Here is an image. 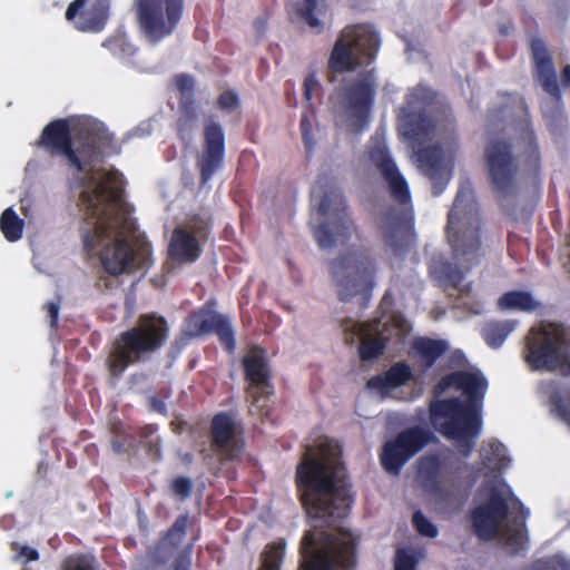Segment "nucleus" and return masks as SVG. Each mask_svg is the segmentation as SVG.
<instances>
[{
    "label": "nucleus",
    "instance_id": "f03ea898",
    "mask_svg": "<svg viewBox=\"0 0 570 570\" xmlns=\"http://www.w3.org/2000/svg\"><path fill=\"white\" fill-rule=\"evenodd\" d=\"M295 485L306 514L327 525L346 518L353 504L351 483L342 461V449L327 438L308 448L296 466Z\"/></svg>",
    "mask_w": 570,
    "mask_h": 570
},
{
    "label": "nucleus",
    "instance_id": "69168bd1",
    "mask_svg": "<svg viewBox=\"0 0 570 570\" xmlns=\"http://www.w3.org/2000/svg\"><path fill=\"white\" fill-rule=\"evenodd\" d=\"M560 570H570V563L566 561L558 562Z\"/></svg>",
    "mask_w": 570,
    "mask_h": 570
},
{
    "label": "nucleus",
    "instance_id": "58836bf2",
    "mask_svg": "<svg viewBox=\"0 0 570 570\" xmlns=\"http://www.w3.org/2000/svg\"><path fill=\"white\" fill-rule=\"evenodd\" d=\"M407 331L409 328L403 320L393 317L377 331V336L385 343V347L389 344L399 345L403 343Z\"/></svg>",
    "mask_w": 570,
    "mask_h": 570
},
{
    "label": "nucleus",
    "instance_id": "2eb2a0df",
    "mask_svg": "<svg viewBox=\"0 0 570 570\" xmlns=\"http://www.w3.org/2000/svg\"><path fill=\"white\" fill-rule=\"evenodd\" d=\"M484 163L488 180L497 196L507 198L514 195L519 164L512 144L505 139L491 140L484 149Z\"/></svg>",
    "mask_w": 570,
    "mask_h": 570
},
{
    "label": "nucleus",
    "instance_id": "a19ab883",
    "mask_svg": "<svg viewBox=\"0 0 570 570\" xmlns=\"http://www.w3.org/2000/svg\"><path fill=\"white\" fill-rule=\"evenodd\" d=\"M385 343L377 334L374 337L363 338L358 346V355L363 362L377 358L384 353Z\"/></svg>",
    "mask_w": 570,
    "mask_h": 570
},
{
    "label": "nucleus",
    "instance_id": "6e6552de",
    "mask_svg": "<svg viewBox=\"0 0 570 570\" xmlns=\"http://www.w3.org/2000/svg\"><path fill=\"white\" fill-rule=\"evenodd\" d=\"M446 234L455 258L478 261L481 249V220L474 191L469 181L462 184L448 214Z\"/></svg>",
    "mask_w": 570,
    "mask_h": 570
},
{
    "label": "nucleus",
    "instance_id": "680f3d73",
    "mask_svg": "<svg viewBox=\"0 0 570 570\" xmlns=\"http://www.w3.org/2000/svg\"><path fill=\"white\" fill-rule=\"evenodd\" d=\"M156 430H157L156 425H153V424L146 425L140 430V436L148 438V436L153 435L156 432Z\"/></svg>",
    "mask_w": 570,
    "mask_h": 570
},
{
    "label": "nucleus",
    "instance_id": "39448f33",
    "mask_svg": "<svg viewBox=\"0 0 570 570\" xmlns=\"http://www.w3.org/2000/svg\"><path fill=\"white\" fill-rule=\"evenodd\" d=\"M357 538L346 528L331 533L323 528L305 531L297 570H356Z\"/></svg>",
    "mask_w": 570,
    "mask_h": 570
},
{
    "label": "nucleus",
    "instance_id": "c85d7f7f",
    "mask_svg": "<svg viewBox=\"0 0 570 570\" xmlns=\"http://www.w3.org/2000/svg\"><path fill=\"white\" fill-rule=\"evenodd\" d=\"M412 379L410 365L405 362H396L384 373L370 377L366 386L384 393L406 384Z\"/></svg>",
    "mask_w": 570,
    "mask_h": 570
},
{
    "label": "nucleus",
    "instance_id": "bb28decb",
    "mask_svg": "<svg viewBox=\"0 0 570 570\" xmlns=\"http://www.w3.org/2000/svg\"><path fill=\"white\" fill-rule=\"evenodd\" d=\"M448 348L449 344L444 340L420 336L412 342L411 355L417 360L420 371L426 373Z\"/></svg>",
    "mask_w": 570,
    "mask_h": 570
},
{
    "label": "nucleus",
    "instance_id": "473e14b6",
    "mask_svg": "<svg viewBox=\"0 0 570 570\" xmlns=\"http://www.w3.org/2000/svg\"><path fill=\"white\" fill-rule=\"evenodd\" d=\"M481 459L483 465L494 472L507 469L511 462L505 445L495 439L484 443Z\"/></svg>",
    "mask_w": 570,
    "mask_h": 570
},
{
    "label": "nucleus",
    "instance_id": "c03bdc74",
    "mask_svg": "<svg viewBox=\"0 0 570 570\" xmlns=\"http://www.w3.org/2000/svg\"><path fill=\"white\" fill-rule=\"evenodd\" d=\"M62 570H98L92 556L77 554L68 557L61 566Z\"/></svg>",
    "mask_w": 570,
    "mask_h": 570
},
{
    "label": "nucleus",
    "instance_id": "7c9ffc66",
    "mask_svg": "<svg viewBox=\"0 0 570 570\" xmlns=\"http://www.w3.org/2000/svg\"><path fill=\"white\" fill-rule=\"evenodd\" d=\"M458 390L466 395L465 403L480 404L487 387L488 382L480 373H472L469 371H456Z\"/></svg>",
    "mask_w": 570,
    "mask_h": 570
},
{
    "label": "nucleus",
    "instance_id": "72a5a7b5",
    "mask_svg": "<svg viewBox=\"0 0 570 570\" xmlns=\"http://www.w3.org/2000/svg\"><path fill=\"white\" fill-rule=\"evenodd\" d=\"M540 306L541 304L534 299L532 294L525 291H510L498 299V307L500 309L531 313Z\"/></svg>",
    "mask_w": 570,
    "mask_h": 570
},
{
    "label": "nucleus",
    "instance_id": "a211bd4d",
    "mask_svg": "<svg viewBox=\"0 0 570 570\" xmlns=\"http://www.w3.org/2000/svg\"><path fill=\"white\" fill-rule=\"evenodd\" d=\"M509 515V503L504 494L492 488L485 502L471 511V522L475 535L482 541L495 539Z\"/></svg>",
    "mask_w": 570,
    "mask_h": 570
},
{
    "label": "nucleus",
    "instance_id": "f704fd0d",
    "mask_svg": "<svg viewBox=\"0 0 570 570\" xmlns=\"http://www.w3.org/2000/svg\"><path fill=\"white\" fill-rule=\"evenodd\" d=\"M517 325L518 321L515 320L490 321L483 325L481 335L490 347L498 348L514 331Z\"/></svg>",
    "mask_w": 570,
    "mask_h": 570
},
{
    "label": "nucleus",
    "instance_id": "5701e85b",
    "mask_svg": "<svg viewBox=\"0 0 570 570\" xmlns=\"http://www.w3.org/2000/svg\"><path fill=\"white\" fill-rule=\"evenodd\" d=\"M469 265L464 269H461L458 264L448 261L442 256H434L429 265V273L432 279L441 287L444 292L450 295L451 291L456 292L459 295H468L471 292V284L462 285L465 273L471 269V264L474 261H470Z\"/></svg>",
    "mask_w": 570,
    "mask_h": 570
},
{
    "label": "nucleus",
    "instance_id": "338daca9",
    "mask_svg": "<svg viewBox=\"0 0 570 570\" xmlns=\"http://www.w3.org/2000/svg\"><path fill=\"white\" fill-rule=\"evenodd\" d=\"M87 183L88 181H87L86 178H83V177H79L78 178V184H79L80 187H85L87 185Z\"/></svg>",
    "mask_w": 570,
    "mask_h": 570
},
{
    "label": "nucleus",
    "instance_id": "de8ad7c7",
    "mask_svg": "<svg viewBox=\"0 0 570 570\" xmlns=\"http://www.w3.org/2000/svg\"><path fill=\"white\" fill-rule=\"evenodd\" d=\"M170 490L175 497L186 500L191 494L193 482L187 476H177L171 480Z\"/></svg>",
    "mask_w": 570,
    "mask_h": 570
},
{
    "label": "nucleus",
    "instance_id": "e433bc0d",
    "mask_svg": "<svg viewBox=\"0 0 570 570\" xmlns=\"http://www.w3.org/2000/svg\"><path fill=\"white\" fill-rule=\"evenodd\" d=\"M286 550V541L279 538L264 548L261 554V566L258 570H281Z\"/></svg>",
    "mask_w": 570,
    "mask_h": 570
},
{
    "label": "nucleus",
    "instance_id": "7ed1b4c3",
    "mask_svg": "<svg viewBox=\"0 0 570 570\" xmlns=\"http://www.w3.org/2000/svg\"><path fill=\"white\" fill-rule=\"evenodd\" d=\"M37 146L50 156H62L78 174L90 173L106 153L118 151L114 135L105 127L83 128L73 141L67 119L50 121L41 131Z\"/></svg>",
    "mask_w": 570,
    "mask_h": 570
},
{
    "label": "nucleus",
    "instance_id": "6e6d98bb",
    "mask_svg": "<svg viewBox=\"0 0 570 570\" xmlns=\"http://www.w3.org/2000/svg\"><path fill=\"white\" fill-rule=\"evenodd\" d=\"M45 308L50 317L51 327H57L59 318V302H49L45 305Z\"/></svg>",
    "mask_w": 570,
    "mask_h": 570
},
{
    "label": "nucleus",
    "instance_id": "20e7f679",
    "mask_svg": "<svg viewBox=\"0 0 570 570\" xmlns=\"http://www.w3.org/2000/svg\"><path fill=\"white\" fill-rule=\"evenodd\" d=\"M168 337L169 324L164 316L155 312L139 315L134 326L112 341L106 358L109 375L118 380L129 366L149 361Z\"/></svg>",
    "mask_w": 570,
    "mask_h": 570
},
{
    "label": "nucleus",
    "instance_id": "c9c22d12",
    "mask_svg": "<svg viewBox=\"0 0 570 570\" xmlns=\"http://www.w3.org/2000/svg\"><path fill=\"white\" fill-rule=\"evenodd\" d=\"M180 107L181 115L177 120V135L179 139L188 144L193 139L196 121H197V112L194 107V101H183Z\"/></svg>",
    "mask_w": 570,
    "mask_h": 570
},
{
    "label": "nucleus",
    "instance_id": "864d4df0",
    "mask_svg": "<svg viewBox=\"0 0 570 570\" xmlns=\"http://www.w3.org/2000/svg\"><path fill=\"white\" fill-rule=\"evenodd\" d=\"M217 104L223 110H234L238 106V97L233 91H224L219 95Z\"/></svg>",
    "mask_w": 570,
    "mask_h": 570
},
{
    "label": "nucleus",
    "instance_id": "e2e57ef3",
    "mask_svg": "<svg viewBox=\"0 0 570 570\" xmlns=\"http://www.w3.org/2000/svg\"><path fill=\"white\" fill-rule=\"evenodd\" d=\"M148 445H149V451L155 452L157 458H159L160 456L159 440L158 439L156 441L151 440L150 442H148Z\"/></svg>",
    "mask_w": 570,
    "mask_h": 570
},
{
    "label": "nucleus",
    "instance_id": "ea45409f",
    "mask_svg": "<svg viewBox=\"0 0 570 570\" xmlns=\"http://www.w3.org/2000/svg\"><path fill=\"white\" fill-rule=\"evenodd\" d=\"M189 517L187 513L179 514L173 525L167 530L166 534L163 537V541L165 546L177 549L185 534L188 527Z\"/></svg>",
    "mask_w": 570,
    "mask_h": 570
},
{
    "label": "nucleus",
    "instance_id": "bf43d9fd",
    "mask_svg": "<svg viewBox=\"0 0 570 570\" xmlns=\"http://www.w3.org/2000/svg\"><path fill=\"white\" fill-rule=\"evenodd\" d=\"M149 409L154 412L165 415L167 413L166 403L158 396H151L148 400Z\"/></svg>",
    "mask_w": 570,
    "mask_h": 570
},
{
    "label": "nucleus",
    "instance_id": "052dcab7",
    "mask_svg": "<svg viewBox=\"0 0 570 570\" xmlns=\"http://www.w3.org/2000/svg\"><path fill=\"white\" fill-rule=\"evenodd\" d=\"M561 81L564 87H570V65H567L562 69Z\"/></svg>",
    "mask_w": 570,
    "mask_h": 570
},
{
    "label": "nucleus",
    "instance_id": "6ab92c4d",
    "mask_svg": "<svg viewBox=\"0 0 570 570\" xmlns=\"http://www.w3.org/2000/svg\"><path fill=\"white\" fill-rule=\"evenodd\" d=\"M203 150L197 157L199 181L205 186L223 166L225 158V132L222 125L208 119L203 129Z\"/></svg>",
    "mask_w": 570,
    "mask_h": 570
},
{
    "label": "nucleus",
    "instance_id": "4c0bfd02",
    "mask_svg": "<svg viewBox=\"0 0 570 570\" xmlns=\"http://www.w3.org/2000/svg\"><path fill=\"white\" fill-rule=\"evenodd\" d=\"M24 223L11 208L2 212L0 217V228L8 242H17L22 237Z\"/></svg>",
    "mask_w": 570,
    "mask_h": 570
},
{
    "label": "nucleus",
    "instance_id": "393cba45",
    "mask_svg": "<svg viewBox=\"0 0 570 570\" xmlns=\"http://www.w3.org/2000/svg\"><path fill=\"white\" fill-rule=\"evenodd\" d=\"M528 515L529 510L525 509L519 499L514 498L512 501L511 518L508 520L502 531V539L511 554H519L527 549L528 530L525 520Z\"/></svg>",
    "mask_w": 570,
    "mask_h": 570
},
{
    "label": "nucleus",
    "instance_id": "5fc2aeb1",
    "mask_svg": "<svg viewBox=\"0 0 570 570\" xmlns=\"http://www.w3.org/2000/svg\"><path fill=\"white\" fill-rule=\"evenodd\" d=\"M320 88L318 80L315 73H309L305 77L303 83V96L307 101L313 98V92Z\"/></svg>",
    "mask_w": 570,
    "mask_h": 570
},
{
    "label": "nucleus",
    "instance_id": "0e129e2a",
    "mask_svg": "<svg viewBox=\"0 0 570 570\" xmlns=\"http://www.w3.org/2000/svg\"><path fill=\"white\" fill-rule=\"evenodd\" d=\"M102 285H104L106 288H108V287H109V285H108V278H107V277H100V278L98 279V282H97V286H98V287H101Z\"/></svg>",
    "mask_w": 570,
    "mask_h": 570
},
{
    "label": "nucleus",
    "instance_id": "9b49d317",
    "mask_svg": "<svg viewBox=\"0 0 570 570\" xmlns=\"http://www.w3.org/2000/svg\"><path fill=\"white\" fill-rule=\"evenodd\" d=\"M186 0H132L131 9L139 32L157 45L171 36L185 13Z\"/></svg>",
    "mask_w": 570,
    "mask_h": 570
},
{
    "label": "nucleus",
    "instance_id": "aec40b11",
    "mask_svg": "<svg viewBox=\"0 0 570 570\" xmlns=\"http://www.w3.org/2000/svg\"><path fill=\"white\" fill-rule=\"evenodd\" d=\"M374 71L368 70L358 78L345 83L342 88V99L351 116L365 125L368 121L371 109L375 100Z\"/></svg>",
    "mask_w": 570,
    "mask_h": 570
},
{
    "label": "nucleus",
    "instance_id": "4d7b16f0",
    "mask_svg": "<svg viewBox=\"0 0 570 570\" xmlns=\"http://www.w3.org/2000/svg\"><path fill=\"white\" fill-rule=\"evenodd\" d=\"M379 228L383 232V240H384L385 245L392 249H395L396 248V243H395L396 228L395 227L385 228L383 226H380Z\"/></svg>",
    "mask_w": 570,
    "mask_h": 570
},
{
    "label": "nucleus",
    "instance_id": "423d86ee",
    "mask_svg": "<svg viewBox=\"0 0 570 570\" xmlns=\"http://www.w3.org/2000/svg\"><path fill=\"white\" fill-rule=\"evenodd\" d=\"M332 283L341 302L355 301L366 308L375 286L376 264L366 252H348L328 264Z\"/></svg>",
    "mask_w": 570,
    "mask_h": 570
},
{
    "label": "nucleus",
    "instance_id": "c756f323",
    "mask_svg": "<svg viewBox=\"0 0 570 570\" xmlns=\"http://www.w3.org/2000/svg\"><path fill=\"white\" fill-rule=\"evenodd\" d=\"M88 0H73L66 10V19L73 20L80 9L83 8ZM110 0H94L91 4L90 18L86 26L80 27V30L101 31L109 17Z\"/></svg>",
    "mask_w": 570,
    "mask_h": 570
},
{
    "label": "nucleus",
    "instance_id": "a878e982",
    "mask_svg": "<svg viewBox=\"0 0 570 570\" xmlns=\"http://www.w3.org/2000/svg\"><path fill=\"white\" fill-rule=\"evenodd\" d=\"M417 161L432 183L433 195H441L450 179L443 165L442 147L433 145L419 149Z\"/></svg>",
    "mask_w": 570,
    "mask_h": 570
},
{
    "label": "nucleus",
    "instance_id": "79ce46f5",
    "mask_svg": "<svg viewBox=\"0 0 570 570\" xmlns=\"http://www.w3.org/2000/svg\"><path fill=\"white\" fill-rule=\"evenodd\" d=\"M316 8L317 0H302L297 4V13L312 29L320 33L323 30V23L315 14Z\"/></svg>",
    "mask_w": 570,
    "mask_h": 570
},
{
    "label": "nucleus",
    "instance_id": "2f4dec72",
    "mask_svg": "<svg viewBox=\"0 0 570 570\" xmlns=\"http://www.w3.org/2000/svg\"><path fill=\"white\" fill-rule=\"evenodd\" d=\"M441 461L436 455L425 456L420 461L419 478L425 491L432 494L441 493Z\"/></svg>",
    "mask_w": 570,
    "mask_h": 570
},
{
    "label": "nucleus",
    "instance_id": "37998d69",
    "mask_svg": "<svg viewBox=\"0 0 570 570\" xmlns=\"http://www.w3.org/2000/svg\"><path fill=\"white\" fill-rule=\"evenodd\" d=\"M102 46L115 56H132L136 51L125 36H114L106 39Z\"/></svg>",
    "mask_w": 570,
    "mask_h": 570
},
{
    "label": "nucleus",
    "instance_id": "13d9d810",
    "mask_svg": "<svg viewBox=\"0 0 570 570\" xmlns=\"http://www.w3.org/2000/svg\"><path fill=\"white\" fill-rule=\"evenodd\" d=\"M191 561L189 553H180L174 561V570H190Z\"/></svg>",
    "mask_w": 570,
    "mask_h": 570
},
{
    "label": "nucleus",
    "instance_id": "f3484780",
    "mask_svg": "<svg viewBox=\"0 0 570 570\" xmlns=\"http://www.w3.org/2000/svg\"><path fill=\"white\" fill-rule=\"evenodd\" d=\"M210 334L217 335L228 353L235 351V333L229 318L207 307L195 309L188 314L176 344L186 345L190 340Z\"/></svg>",
    "mask_w": 570,
    "mask_h": 570
},
{
    "label": "nucleus",
    "instance_id": "dca6fc26",
    "mask_svg": "<svg viewBox=\"0 0 570 570\" xmlns=\"http://www.w3.org/2000/svg\"><path fill=\"white\" fill-rule=\"evenodd\" d=\"M433 440L434 435L428 428H406L383 444L380 453L381 465L386 472L399 474L405 463Z\"/></svg>",
    "mask_w": 570,
    "mask_h": 570
},
{
    "label": "nucleus",
    "instance_id": "9d476101",
    "mask_svg": "<svg viewBox=\"0 0 570 570\" xmlns=\"http://www.w3.org/2000/svg\"><path fill=\"white\" fill-rule=\"evenodd\" d=\"M525 350V361L532 370L570 375V333L562 325L549 323L531 328Z\"/></svg>",
    "mask_w": 570,
    "mask_h": 570
},
{
    "label": "nucleus",
    "instance_id": "b1692460",
    "mask_svg": "<svg viewBox=\"0 0 570 570\" xmlns=\"http://www.w3.org/2000/svg\"><path fill=\"white\" fill-rule=\"evenodd\" d=\"M530 48L539 82L547 94L559 100L561 98V91L558 85L553 61L544 41L540 38H533Z\"/></svg>",
    "mask_w": 570,
    "mask_h": 570
},
{
    "label": "nucleus",
    "instance_id": "774afa93",
    "mask_svg": "<svg viewBox=\"0 0 570 570\" xmlns=\"http://www.w3.org/2000/svg\"><path fill=\"white\" fill-rule=\"evenodd\" d=\"M112 445L117 451H120L121 445L118 442H112Z\"/></svg>",
    "mask_w": 570,
    "mask_h": 570
},
{
    "label": "nucleus",
    "instance_id": "1a4fd4ad",
    "mask_svg": "<svg viewBox=\"0 0 570 570\" xmlns=\"http://www.w3.org/2000/svg\"><path fill=\"white\" fill-rule=\"evenodd\" d=\"M379 47V35L370 26H346L338 33L327 60V69L332 73L328 80L334 82L335 75L353 72L364 62L373 61Z\"/></svg>",
    "mask_w": 570,
    "mask_h": 570
},
{
    "label": "nucleus",
    "instance_id": "ddd939ff",
    "mask_svg": "<svg viewBox=\"0 0 570 570\" xmlns=\"http://www.w3.org/2000/svg\"><path fill=\"white\" fill-rule=\"evenodd\" d=\"M209 440L213 454L202 452L204 462L208 466L213 461L220 469L228 463L242 460L245 442L242 438V429L230 413L219 412L214 415L209 428Z\"/></svg>",
    "mask_w": 570,
    "mask_h": 570
},
{
    "label": "nucleus",
    "instance_id": "4468645a",
    "mask_svg": "<svg viewBox=\"0 0 570 570\" xmlns=\"http://www.w3.org/2000/svg\"><path fill=\"white\" fill-rule=\"evenodd\" d=\"M318 214H331L332 220L318 225L314 236L321 248L327 249L336 243L346 244L353 234L357 233V226L347 213L346 199L342 193L330 190L325 193L318 204Z\"/></svg>",
    "mask_w": 570,
    "mask_h": 570
},
{
    "label": "nucleus",
    "instance_id": "4be33fe9",
    "mask_svg": "<svg viewBox=\"0 0 570 570\" xmlns=\"http://www.w3.org/2000/svg\"><path fill=\"white\" fill-rule=\"evenodd\" d=\"M245 380L249 383L247 394L253 403L267 399L274 393V385L271 382V371L263 351H252L243 357Z\"/></svg>",
    "mask_w": 570,
    "mask_h": 570
},
{
    "label": "nucleus",
    "instance_id": "f257e3e1",
    "mask_svg": "<svg viewBox=\"0 0 570 570\" xmlns=\"http://www.w3.org/2000/svg\"><path fill=\"white\" fill-rule=\"evenodd\" d=\"M122 175L118 170L107 171L104 181L91 189H83L79 195L92 226L81 233L87 250L101 247L99 258L107 274L119 276L135 269L148 268L151 265V245L140 242L136 248L124 237L132 229V223L126 217L112 216L110 204L122 199Z\"/></svg>",
    "mask_w": 570,
    "mask_h": 570
},
{
    "label": "nucleus",
    "instance_id": "a18cd8bd",
    "mask_svg": "<svg viewBox=\"0 0 570 570\" xmlns=\"http://www.w3.org/2000/svg\"><path fill=\"white\" fill-rule=\"evenodd\" d=\"M412 523L415 530L423 537L435 538L439 533L434 525L421 511H415L412 517Z\"/></svg>",
    "mask_w": 570,
    "mask_h": 570
},
{
    "label": "nucleus",
    "instance_id": "f8f14e48",
    "mask_svg": "<svg viewBox=\"0 0 570 570\" xmlns=\"http://www.w3.org/2000/svg\"><path fill=\"white\" fill-rule=\"evenodd\" d=\"M438 95L431 88L417 85L405 98L401 108L404 136L414 144H424L435 134L438 120L434 116Z\"/></svg>",
    "mask_w": 570,
    "mask_h": 570
},
{
    "label": "nucleus",
    "instance_id": "0eeeda50",
    "mask_svg": "<svg viewBox=\"0 0 570 570\" xmlns=\"http://www.w3.org/2000/svg\"><path fill=\"white\" fill-rule=\"evenodd\" d=\"M429 417L439 433L460 442L466 448L463 454H470L482 429L480 404L465 403L459 397L431 400Z\"/></svg>",
    "mask_w": 570,
    "mask_h": 570
},
{
    "label": "nucleus",
    "instance_id": "412c9836",
    "mask_svg": "<svg viewBox=\"0 0 570 570\" xmlns=\"http://www.w3.org/2000/svg\"><path fill=\"white\" fill-rule=\"evenodd\" d=\"M368 158L386 183L392 199L400 205L410 204L411 193L407 181L400 173L387 146L384 142H376L368 149Z\"/></svg>",
    "mask_w": 570,
    "mask_h": 570
},
{
    "label": "nucleus",
    "instance_id": "cd10ccee",
    "mask_svg": "<svg viewBox=\"0 0 570 570\" xmlns=\"http://www.w3.org/2000/svg\"><path fill=\"white\" fill-rule=\"evenodd\" d=\"M202 248L198 239L181 227L173 230L168 255L171 259L180 263H193L198 259Z\"/></svg>",
    "mask_w": 570,
    "mask_h": 570
},
{
    "label": "nucleus",
    "instance_id": "3c124183",
    "mask_svg": "<svg viewBox=\"0 0 570 570\" xmlns=\"http://www.w3.org/2000/svg\"><path fill=\"white\" fill-rule=\"evenodd\" d=\"M394 569L395 570H415L416 569V560L411 553H409L404 549H399L395 554Z\"/></svg>",
    "mask_w": 570,
    "mask_h": 570
},
{
    "label": "nucleus",
    "instance_id": "49530a36",
    "mask_svg": "<svg viewBox=\"0 0 570 570\" xmlns=\"http://www.w3.org/2000/svg\"><path fill=\"white\" fill-rule=\"evenodd\" d=\"M194 79L188 75L176 77V87L180 92L179 106L183 101H194Z\"/></svg>",
    "mask_w": 570,
    "mask_h": 570
},
{
    "label": "nucleus",
    "instance_id": "09e8293b",
    "mask_svg": "<svg viewBox=\"0 0 570 570\" xmlns=\"http://www.w3.org/2000/svg\"><path fill=\"white\" fill-rule=\"evenodd\" d=\"M450 389L458 390V379L456 371L450 374L444 375L439 380V382L433 386L432 394L433 400H441L440 397L448 392Z\"/></svg>",
    "mask_w": 570,
    "mask_h": 570
},
{
    "label": "nucleus",
    "instance_id": "603ef678",
    "mask_svg": "<svg viewBox=\"0 0 570 570\" xmlns=\"http://www.w3.org/2000/svg\"><path fill=\"white\" fill-rule=\"evenodd\" d=\"M11 550L17 553V558H24V562H31L39 560V552L29 546H23L18 542L11 543Z\"/></svg>",
    "mask_w": 570,
    "mask_h": 570
},
{
    "label": "nucleus",
    "instance_id": "8fccbe9b",
    "mask_svg": "<svg viewBox=\"0 0 570 570\" xmlns=\"http://www.w3.org/2000/svg\"><path fill=\"white\" fill-rule=\"evenodd\" d=\"M302 138L307 153H311L314 148L315 140L313 137V126L311 121V117L307 114L302 115L301 124H299Z\"/></svg>",
    "mask_w": 570,
    "mask_h": 570
}]
</instances>
